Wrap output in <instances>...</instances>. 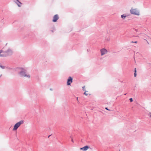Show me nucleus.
Returning <instances> with one entry per match:
<instances>
[{
    "instance_id": "f257e3e1",
    "label": "nucleus",
    "mask_w": 151,
    "mask_h": 151,
    "mask_svg": "<svg viewBox=\"0 0 151 151\" xmlns=\"http://www.w3.org/2000/svg\"><path fill=\"white\" fill-rule=\"evenodd\" d=\"M18 72L19 76L21 77H27L28 78H30V75L27 73V70L24 68H18Z\"/></svg>"
},
{
    "instance_id": "f03ea898",
    "label": "nucleus",
    "mask_w": 151,
    "mask_h": 151,
    "mask_svg": "<svg viewBox=\"0 0 151 151\" xmlns=\"http://www.w3.org/2000/svg\"><path fill=\"white\" fill-rule=\"evenodd\" d=\"M13 53V50L10 48H8L6 51H3V53L1 55V57H6L12 55Z\"/></svg>"
},
{
    "instance_id": "7ed1b4c3",
    "label": "nucleus",
    "mask_w": 151,
    "mask_h": 151,
    "mask_svg": "<svg viewBox=\"0 0 151 151\" xmlns=\"http://www.w3.org/2000/svg\"><path fill=\"white\" fill-rule=\"evenodd\" d=\"M130 13L132 14L138 16L139 15V11L136 9H133L132 8L130 10Z\"/></svg>"
},
{
    "instance_id": "20e7f679",
    "label": "nucleus",
    "mask_w": 151,
    "mask_h": 151,
    "mask_svg": "<svg viewBox=\"0 0 151 151\" xmlns=\"http://www.w3.org/2000/svg\"><path fill=\"white\" fill-rule=\"evenodd\" d=\"M24 123V121L23 120H21L19 122L16 124L14 126V127L13 129V130L15 131L20 126L21 124H22Z\"/></svg>"
},
{
    "instance_id": "39448f33",
    "label": "nucleus",
    "mask_w": 151,
    "mask_h": 151,
    "mask_svg": "<svg viewBox=\"0 0 151 151\" xmlns=\"http://www.w3.org/2000/svg\"><path fill=\"white\" fill-rule=\"evenodd\" d=\"M73 79L71 77H69L67 80V85H70L71 83L72 82Z\"/></svg>"
},
{
    "instance_id": "423d86ee",
    "label": "nucleus",
    "mask_w": 151,
    "mask_h": 151,
    "mask_svg": "<svg viewBox=\"0 0 151 151\" xmlns=\"http://www.w3.org/2000/svg\"><path fill=\"white\" fill-rule=\"evenodd\" d=\"M58 18V14H56L53 17L52 21L54 22H56Z\"/></svg>"
},
{
    "instance_id": "0eeeda50",
    "label": "nucleus",
    "mask_w": 151,
    "mask_h": 151,
    "mask_svg": "<svg viewBox=\"0 0 151 151\" xmlns=\"http://www.w3.org/2000/svg\"><path fill=\"white\" fill-rule=\"evenodd\" d=\"M89 148L88 146H86L85 147L80 148V150L83 151H86Z\"/></svg>"
},
{
    "instance_id": "6e6552de",
    "label": "nucleus",
    "mask_w": 151,
    "mask_h": 151,
    "mask_svg": "<svg viewBox=\"0 0 151 151\" xmlns=\"http://www.w3.org/2000/svg\"><path fill=\"white\" fill-rule=\"evenodd\" d=\"M16 1H15V3L17 4L18 6L20 7L22 3L18 0H16Z\"/></svg>"
},
{
    "instance_id": "1a4fd4ad",
    "label": "nucleus",
    "mask_w": 151,
    "mask_h": 151,
    "mask_svg": "<svg viewBox=\"0 0 151 151\" xmlns=\"http://www.w3.org/2000/svg\"><path fill=\"white\" fill-rule=\"evenodd\" d=\"M106 40L107 41H109L110 40V35L109 34H108L106 35Z\"/></svg>"
},
{
    "instance_id": "9d476101",
    "label": "nucleus",
    "mask_w": 151,
    "mask_h": 151,
    "mask_svg": "<svg viewBox=\"0 0 151 151\" xmlns=\"http://www.w3.org/2000/svg\"><path fill=\"white\" fill-rule=\"evenodd\" d=\"M126 17L127 16L126 14H123L121 15V18H122L123 20L125 19Z\"/></svg>"
},
{
    "instance_id": "9b49d317",
    "label": "nucleus",
    "mask_w": 151,
    "mask_h": 151,
    "mask_svg": "<svg viewBox=\"0 0 151 151\" xmlns=\"http://www.w3.org/2000/svg\"><path fill=\"white\" fill-rule=\"evenodd\" d=\"M100 51L101 54V55H104V48L101 49Z\"/></svg>"
},
{
    "instance_id": "f8f14e48",
    "label": "nucleus",
    "mask_w": 151,
    "mask_h": 151,
    "mask_svg": "<svg viewBox=\"0 0 151 151\" xmlns=\"http://www.w3.org/2000/svg\"><path fill=\"white\" fill-rule=\"evenodd\" d=\"M137 76V73H136V68H135L134 69V76L135 77Z\"/></svg>"
},
{
    "instance_id": "ddd939ff",
    "label": "nucleus",
    "mask_w": 151,
    "mask_h": 151,
    "mask_svg": "<svg viewBox=\"0 0 151 151\" xmlns=\"http://www.w3.org/2000/svg\"><path fill=\"white\" fill-rule=\"evenodd\" d=\"M0 67L2 69H4L5 68V67L3 65H0Z\"/></svg>"
},
{
    "instance_id": "4468645a",
    "label": "nucleus",
    "mask_w": 151,
    "mask_h": 151,
    "mask_svg": "<svg viewBox=\"0 0 151 151\" xmlns=\"http://www.w3.org/2000/svg\"><path fill=\"white\" fill-rule=\"evenodd\" d=\"M3 52V50H0V56H1V55L2 54Z\"/></svg>"
},
{
    "instance_id": "2eb2a0df",
    "label": "nucleus",
    "mask_w": 151,
    "mask_h": 151,
    "mask_svg": "<svg viewBox=\"0 0 151 151\" xmlns=\"http://www.w3.org/2000/svg\"><path fill=\"white\" fill-rule=\"evenodd\" d=\"M107 50L106 49L104 48V54L107 53Z\"/></svg>"
},
{
    "instance_id": "dca6fc26",
    "label": "nucleus",
    "mask_w": 151,
    "mask_h": 151,
    "mask_svg": "<svg viewBox=\"0 0 151 151\" xmlns=\"http://www.w3.org/2000/svg\"><path fill=\"white\" fill-rule=\"evenodd\" d=\"M87 91H85V92L84 93V94L86 96L88 95V94L86 93V92H87Z\"/></svg>"
},
{
    "instance_id": "f3484780",
    "label": "nucleus",
    "mask_w": 151,
    "mask_h": 151,
    "mask_svg": "<svg viewBox=\"0 0 151 151\" xmlns=\"http://www.w3.org/2000/svg\"><path fill=\"white\" fill-rule=\"evenodd\" d=\"M129 100L131 102H132L133 101V99L132 98H130Z\"/></svg>"
},
{
    "instance_id": "a211bd4d",
    "label": "nucleus",
    "mask_w": 151,
    "mask_h": 151,
    "mask_svg": "<svg viewBox=\"0 0 151 151\" xmlns=\"http://www.w3.org/2000/svg\"><path fill=\"white\" fill-rule=\"evenodd\" d=\"M82 88L83 90L85 91V86H83Z\"/></svg>"
},
{
    "instance_id": "6ab92c4d",
    "label": "nucleus",
    "mask_w": 151,
    "mask_h": 151,
    "mask_svg": "<svg viewBox=\"0 0 151 151\" xmlns=\"http://www.w3.org/2000/svg\"><path fill=\"white\" fill-rule=\"evenodd\" d=\"M131 42L132 43H137V41H135V42L132 41Z\"/></svg>"
},
{
    "instance_id": "aec40b11",
    "label": "nucleus",
    "mask_w": 151,
    "mask_h": 151,
    "mask_svg": "<svg viewBox=\"0 0 151 151\" xmlns=\"http://www.w3.org/2000/svg\"><path fill=\"white\" fill-rule=\"evenodd\" d=\"M105 109L108 110H109V111H110V110H109V109H108V108L107 107H105Z\"/></svg>"
},
{
    "instance_id": "412c9836",
    "label": "nucleus",
    "mask_w": 151,
    "mask_h": 151,
    "mask_svg": "<svg viewBox=\"0 0 151 151\" xmlns=\"http://www.w3.org/2000/svg\"><path fill=\"white\" fill-rule=\"evenodd\" d=\"M149 115H150V117L151 118V113H150H150H149Z\"/></svg>"
},
{
    "instance_id": "4be33fe9",
    "label": "nucleus",
    "mask_w": 151,
    "mask_h": 151,
    "mask_svg": "<svg viewBox=\"0 0 151 151\" xmlns=\"http://www.w3.org/2000/svg\"><path fill=\"white\" fill-rule=\"evenodd\" d=\"M71 141L73 142H74L73 140V139L72 138V139H71Z\"/></svg>"
},
{
    "instance_id": "5701e85b",
    "label": "nucleus",
    "mask_w": 151,
    "mask_h": 151,
    "mask_svg": "<svg viewBox=\"0 0 151 151\" xmlns=\"http://www.w3.org/2000/svg\"><path fill=\"white\" fill-rule=\"evenodd\" d=\"M2 74H0V78L2 76Z\"/></svg>"
},
{
    "instance_id": "b1692460",
    "label": "nucleus",
    "mask_w": 151,
    "mask_h": 151,
    "mask_svg": "<svg viewBox=\"0 0 151 151\" xmlns=\"http://www.w3.org/2000/svg\"><path fill=\"white\" fill-rule=\"evenodd\" d=\"M77 101H78V97H77Z\"/></svg>"
},
{
    "instance_id": "393cba45",
    "label": "nucleus",
    "mask_w": 151,
    "mask_h": 151,
    "mask_svg": "<svg viewBox=\"0 0 151 151\" xmlns=\"http://www.w3.org/2000/svg\"><path fill=\"white\" fill-rule=\"evenodd\" d=\"M126 93H125V94H124V95H126Z\"/></svg>"
}]
</instances>
